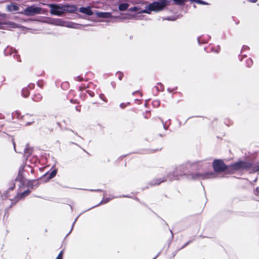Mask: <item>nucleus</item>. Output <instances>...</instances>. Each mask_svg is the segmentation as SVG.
Instances as JSON below:
<instances>
[{
	"instance_id": "nucleus-27",
	"label": "nucleus",
	"mask_w": 259,
	"mask_h": 259,
	"mask_svg": "<svg viewBox=\"0 0 259 259\" xmlns=\"http://www.w3.org/2000/svg\"><path fill=\"white\" fill-rule=\"evenodd\" d=\"M160 101L159 100H155L152 102V105H153V107H159L160 106Z\"/></svg>"
},
{
	"instance_id": "nucleus-60",
	"label": "nucleus",
	"mask_w": 259,
	"mask_h": 259,
	"mask_svg": "<svg viewBox=\"0 0 259 259\" xmlns=\"http://www.w3.org/2000/svg\"><path fill=\"white\" fill-rule=\"evenodd\" d=\"M169 232H170L171 234V239H172L174 238V233L172 232V231L170 230V229H169Z\"/></svg>"
},
{
	"instance_id": "nucleus-59",
	"label": "nucleus",
	"mask_w": 259,
	"mask_h": 259,
	"mask_svg": "<svg viewBox=\"0 0 259 259\" xmlns=\"http://www.w3.org/2000/svg\"><path fill=\"white\" fill-rule=\"evenodd\" d=\"M160 253H161V251L159 252L157 254V255H156L155 257H154L152 259H156V258H157V257L159 255V254H160Z\"/></svg>"
},
{
	"instance_id": "nucleus-47",
	"label": "nucleus",
	"mask_w": 259,
	"mask_h": 259,
	"mask_svg": "<svg viewBox=\"0 0 259 259\" xmlns=\"http://www.w3.org/2000/svg\"><path fill=\"white\" fill-rule=\"evenodd\" d=\"M246 57H247V56L245 54L239 55V56H238L239 59L240 61H242L243 58H245Z\"/></svg>"
},
{
	"instance_id": "nucleus-35",
	"label": "nucleus",
	"mask_w": 259,
	"mask_h": 259,
	"mask_svg": "<svg viewBox=\"0 0 259 259\" xmlns=\"http://www.w3.org/2000/svg\"><path fill=\"white\" fill-rule=\"evenodd\" d=\"M114 197L116 198H133V197L132 196L128 195H121L119 196H114Z\"/></svg>"
},
{
	"instance_id": "nucleus-32",
	"label": "nucleus",
	"mask_w": 259,
	"mask_h": 259,
	"mask_svg": "<svg viewBox=\"0 0 259 259\" xmlns=\"http://www.w3.org/2000/svg\"><path fill=\"white\" fill-rule=\"evenodd\" d=\"M36 84L38 87H40V88H42L44 84V81L42 80H38L36 82Z\"/></svg>"
},
{
	"instance_id": "nucleus-55",
	"label": "nucleus",
	"mask_w": 259,
	"mask_h": 259,
	"mask_svg": "<svg viewBox=\"0 0 259 259\" xmlns=\"http://www.w3.org/2000/svg\"><path fill=\"white\" fill-rule=\"evenodd\" d=\"M70 131L72 132V133H73L75 135H76V136H78L79 138H81V137L79 136L78 135L77 133L76 132H74L71 129H69V130Z\"/></svg>"
},
{
	"instance_id": "nucleus-13",
	"label": "nucleus",
	"mask_w": 259,
	"mask_h": 259,
	"mask_svg": "<svg viewBox=\"0 0 259 259\" xmlns=\"http://www.w3.org/2000/svg\"><path fill=\"white\" fill-rule=\"evenodd\" d=\"M33 148L29 147L28 143L26 144L25 148L24 149L23 157L25 158V163L26 162L28 157L32 154Z\"/></svg>"
},
{
	"instance_id": "nucleus-17",
	"label": "nucleus",
	"mask_w": 259,
	"mask_h": 259,
	"mask_svg": "<svg viewBox=\"0 0 259 259\" xmlns=\"http://www.w3.org/2000/svg\"><path fill=\"white\" fill-rule=\"evenodd\" d=\"M79 11L80 13L85 14L89 16H91L93 14V12L91 10V8L88 7L87 8L81 7L79 9Z\"/></svg>"
},
{
	"instance_id": "nucleus-49",
	"label": "nucleus",
	"mask_w": 259,
	"mask_h": 259,
	"mask_svg": "<svg viewBox=\"0 0 259 259\" xmlns=\"http://www.w3.org/2000/svg\"><path fill=\"white\" fill-rule=\"evenodd\" d=\"M69 85L68 82H64L61 84V87L62 89L64 88V87H67Z\"/></svg>"
},
{
	"instance_id": "nucleus-56",
	"label": "nucleus",
	"mask_w": 259,
	"mask_h": 259,
	"mask_svg": "<svg viewBox=\"0 0 259 259\" xmlns=\"http://www.w3.org/2000/svg\"><path fill=\"white\" fill-rule=\"evenodd\" d=\"M75 110L78 112H80V107L79 106H75Z\"/></svg>"
},
{
	"instance_id": "nucleus-10",
	"label": "nucleus",
	"mask_w": 259,
	"mask_h": 259,
	"mask_svg": "<svg viewBox=\"0 0 259 259\" xmlns=\"http://www.w3.org/2000/svg\"><path fill=\"white\" fill-rule=\"evenodd\" d=\"M57 169L55 168L52 170L51 169L50 170L46 172L44 175L41 176L39 179H45L44 182H47L49 181L50 179L54 178L57 174Z\"/></svg>"
},
{
	"instance_id": "nucleus-64",
	"label": "nucleus",
	"mask_w": 259,
	"mask_h": 259,
	"mask_svg": "<svg viewBox=\"0 0 259 259\" xmlns=\"http://www.w3.org/2000/svg\"><path fill=\"white\" fill-rule=\"evenodd\" d=\"M157 84L159 85L160 87L163 85V84L161 82H158Z\"/></svg>"
},
{
	"instance_id": "nucleus-19",
	"label": "nucleus",
	"mask_w": 259,
	"mask_h": 259,
	"mask_svg": "<svg viewBox=\"0 0 259 259\" xmlns=\"http://www.w3.org/2000/svg\"><path fill=\"white\" fill-rule=\"evenodd\" d=\"M28 179H22L21 181H18L20 183L19 188H22L26 187H28Z\"/></svg>"
},
{
	"instance_id": "nucleus-23",
	"label": "nucleus",
	"mask_w": 259,
	"mask_h": 259,
	"mask_svg": "<svg viewBox=\"0 0 259 259\" xmlns=\"http://www.w3.org/2000/svg\"><path fill=\"white\" fill-rule=\"evenodd\" d=\"M128 6L129 5L128 4L123 3L119 5L118 8L120 11H123L126 10L128 8Z\"/></svg>"
},
{
	"instance_id": "nucleus-58",
	"label": "nucleus",
	"mask_w": 259,
	"mask_h": 259,
	"mask_svg": "<svg viewBox=\"0 0 259 259\" xmlns=\"http://www.w3.org/2000/svg\"><path fill=\"white\" fill-rule=\"evenodd\" d=\"M86 88V87H85V86H84V87L80 86V87H79V90L80 91H82L83 90V89H84V88Z\"/></svg>"
},
{
	"instance_id": "nucleus-4",
	"label": "nucleus",
	"mask_w": 259,
	"mask_h": 259,
	"mask_svg": "<svg viewBox=\"0 0 259 259\" xmlns=\"http://www.w3.org/2000/svg\"><path fill=\"white\" fill-rule=\"evenodd\" d=\"M202 161L203 160H196L193 162L188 161L186 163L176 167L175 169L179 174L180 177L185 176L187 178V175L189 174L187 172L190 169L192 170H199V163Z\"/></svg>"
},
{
	"instance_id": "nucleus-7",
	"label": "nucleus",
	"mask_w": 259,
	"mask_h": 259,
	"mask_svg": "<svg viewBox=\"0 0 259 259\" xmlns=\"http://www.w3.org/2000/svg\"><path fill=\"white\" fill-rule=\"evenodd\" d=\"M41 11L42 9L41 8L32 5L27 7L20 13L27 16H33L35 15L40 14Z\"/></svg>"
},
{
	"instance_id": "nucleus-9",
	"label": "nucleus",
	"mask_w": 259,
	"mask_h": 259,
	"mask_svg": "<svg viewBox=\"0 0 259 259\" xmlns=\"http://www.w3.org/2000/svg\"><path fill=\"white\" fill-rule=\"evenodd\" d=\"M31 192V190L28 188L22 192H18L15 196L12 201V204H16L19 200L24 199L26 196H28Z\"/></svg>"
},
{
	"instance_id": "nucleus-16",
	"label": "nucleus",
	"mask_w": 259,
	"mask_h": 259,
	"mask_svg": "<svg viewBox=\"0 0 259 259\" xmlns=\"http://www.w3.org/2000/svg\"><path fill=\"white\" fill-rule=\"evenodd\" d=\"M105 195H106V192L104 193V196H105ZM113 198H114V197H113L112 198H110V197H106V198H105L104 197H103L102 198V200L98 204H96V205H94V206H93L88 208V209L85 210L84 211V212L87 211H88L89 210H91V209L94 208H95L96 207H97V206H99L100 205L106 204V203H108Z\"/></svg>"
},
{
	"instance_id": "nucleus-41",
	"label": "nucleus",
	"mask_w": 259,
	"mask_h": 259,
	"mask_svg": "<svg viewBox=\"0 0 259 259\" xmlns=\"http://www.w3.org/2000/svg\"><path fill=\"white\" fill-rule=\"evenodd\" d=\"M83 79V77L81 75H78L76 77H74L75 80L81 81Z\"/></svg>"
},
{
	"instance_id": "nucleus-28",
	"label": "nucleus",
	"mask_w": 259,
	"mask_h": 259,
	"mask_svg": "<svg viewBox=\"0 0 259 259\" xmlns=\"http://www.w3.org/2000/svg\"><path fill=\"white\" fill-rule=\"evenodd\" d=\"M176 4L182 5H183L187 0H172Z\"/></svg>"
},
{
	"instance_id": "nucleus-30",
	"label": "nucleus",
	"mask_w": 259,
	"mask_h": 259,
	"mask_svg": "<svg viewBox=\"0 0 259 259\" xmlns=\"http://www.w3.org/2000/svg\"><path fill=\"white\" fill-rule=\"evenodd\" d=\"M7 24L9 25L10 27L13 28L19 27V26L17 24L12 22H8Z\"/></svg>"
},
{
	"instance_id": "nucleus-44",
	"label": "nucleus",
	"mask_w": 259,
	"mask_h": 259,
	"mask_svg": "<svg viewBox=\"0 0 259 259\" xmlns=\"http://www.w3.org/2000/svg\"><path fill=\"white\" fill-rule=\"evenodd\" d=\"M15 115H16V116H17V118H19V116L20 115V112H19V111H16L15 112V114H14V113H12V118H13V117H14V116H15Z\"/></svg>"
},
{
	"instance_id": "nucleus-21",
	"label": "nucleus",
	"mask_w": 259,
	"mask_h": 259,
	"mask_svg": "<svg viewBox=\"0 0 259 259\" xmlns=\"http://www.w3.org/2000/svg\"><path fill=\"white\" fill-rule=\"evenodd\" d=\"M7 9L9 11H15L19 9L17 6L15 5H10L7 6Z\"/></svg>"
},
{
	"instance_id": "nucleus-61",
	"label": "nucleus",
	"mask_w": 259,
	"mask_h": 259,
	"mask_svg": "<svg viewBox=\"0 0 259 259\" xmlns=\"http://www.w3.org/2000/svg\"><path fill=\"white\" fill-rule=\"evenodd\" d=\"M138 93H140V91H139V90H138V91H135V92H134L133 93V95H135L136 94Z\"/></svg>"
},
{
	"instance_id": "nucleus-36",
	"label": "nucleus",
	"mask_w": 259,
	"mask_h": 259,
	"mask_svg": "<svg viewBox=\"0 0 259 259\" xmlns=\"http://www.w3.org/2000/svg\"><path fill=\"white\" fill-rule=\"evenodd\" d=\"M130 102H127L126 103H121L119 105V107L121 108V109H124L125 108L126 106L127 105H130Z\"/></svg>"
},
{
	"instance_id": "nucleus-53",
	"label": "nucleus",
	"mask_w": 259,
	"mask_h": 259,
	"mask_svg": "<svg viewBox=\"0 0 259 259\" xmlns=\"http://www.w3.org/2000/svg\"><path fill=\"white\" fill-rule=\"evenodd\" d=\"M34 122V121H32L31 122H27L25 123L26 126H29L32 123Z\"/></svg>"
},
{
	"instance_id": "nucleus-52",
	"label": "nucleus",
	"mask_w": 259,
	"mask_h": 259,
	"mask_svg": "<svg viewBox=\"0 0 259 259\" xmlns=\"http://www.w3.org/2000/svg\"><path fill=\"white\" fill-rule=\"evenodd\" d=\"M220 50H211V52L215 54H219Z\"/></svg>"
},
{
	"instance_id": "nucleus-2",
	"label": "nucleus",
	"mask_w": 259,
	"mask_h": 259,
	"mask_svg": "<svg viewBox=\"0 0 259 259\" xmlns=\"http://www.w3.org/2000/svg\"><path fill=\"white\" fill-rule=\"evenodd\" d=\"M211 166L213 170L207 171L208 172L212 173L210 175L211 179L218 178L219 177L218 172H223L225 175H229V164H226L223 159H214Z\"/></svg>"
},
{
	"instance_id": "nucleus-42",
	"label": "nucleus",
	"mask_w": 259,
	"mask_h": 259,
	"mask_svg": "<svg viewBox=\"0 0 259 259\" xmlns=\"http://www.w3.org/2000/svg\"><path fill=\"white\" fill-rule=\"evenodd\" d=\"M86 93H88L89 95V96L91 97H93L95 96L94 92L91 90H87Z\"/></svg>"
},
{
	"instance_id": "nucleus-62",
	"label": "nucleus",
	"mask_w": 259,
	"mask_h": 259,
	"mask_svg": "<svg viewBox=\"0 0 259 259\" xmlns=\"http://www.w3.org/2000/svg\"><path fill=\"white\" fill-rule=\"evenodd\" d=\"M111 84L113 88H114V87H115V83L114 82H111Z\"/></svg>"
},
{
	"instance_id": "nucleus-14",
	"label": "nucleus",
	"mask_w": 259,
	"mask_h": 259,
	"mask_svg": "<svg viewBox=\"0 0 259 259\" xmlns=\"http://www.w3.org/2000/svg\"><path fill=\"white\" fill-rule=\"evenodd\" d=\"M26 166V163H24L20 166L18 172V175L17 177L15 179V181H21L22 179H25L23 171Z\"/></svg>"
},
{
	"instance_id": "nucleus-51",
	"label": "nucleus",
	"mask_w": 259,
	"mask_h": 259,
	"mask_svg": "<svg viewBox=\"0 0 259 259\" xmlns=\"http://www.w3.org/2000/svg\"><path fill=\"white\" fill-rule=\"evenodd\" d=\"M13 147H14V149L15 150V151L17 153H20L21 152H17L16 150V144L14 141V140H13Z\"/></svg>"
},
{
	"instance_id": "nucleus-18",
	"label": "nucleus",
	"mask_w": 259,
	"mask_h": 259,
	"mask_svg": "<svg viewBox=\"0 0 259 259\" xmlns=\"http://www.w3.org/2000/svg\"><path fill=\"white\" fill-rule=\"evenodd\" d=\"M259 172V162H253L252 166L251 167L250 173H255Z\"/></svg>"
},
{
	"instance_id": "nucleus-5",
	"label": "nucleus",
	"mask_w": 259,
	"mask_h": 259,
	"mask_svg": "<svg viewBox=\"0 0 259 259\" xmlns=\"http://www.w3.org/2000/svg\"><path fill=\"white\" fill-rule=\"evenodd\" d=\"M179 174L178 173L175 169L172 172L168 173L166 176L162 178L153 180L149 183V185L151 186L159 185L161 183L165 182L167 180L170 181H172L174 180H179Z\"/></svg>"
},
{
	"instance_id": "nucleus-3",
	"label": "nucleus",
	"mask_w": 259,
	"mask_h": 259,
	"mask_svg": "<svg viewBox=\"0 0 259 259\" xmlns=\"http://www.w3.org/2000/svg\"><path fill=\"white\" fill-rule=\"evenodd\" d=\"M48 6L51 9L50 13L53 15L62 16L65 12L72 13L76 10V7L73 5L48 4Z\"/></svg>"
},
{
	"instance_id": "nucleus-15",
	"label": "nucleus",
	"mask_w": 259,
	"mask_h": 259,
	"mask_svg": "<svg viewBox=\"0 0 259 259\" xmlns=\"http://www.w3.org/2000/svg\"><path fill=\"white\" fill-rule=\"evenodd\" d=\"M51 24H55L56 25H60L65 26L67 27L74 28V24L72 23H68L67 22L63 21L60 19H57L55 20L54 22H52Z\"/></svg>"
},
{
	"instance_id": "nucleus-45",
	"label": "nucleus",
	"mask_w": 259,
	"mask_h": 259,
	"mask_svg": "<svg viewBox=\"0 0 259 259\" xmlns=\"http://www.w3.org/2000/svg\"><path fill=\"white\" fill-rule=\"evenodd\" d=\"M253 192L255 195H258L259 194V187H257L254 189Z\"/></svg>"
},
{
	"instance_id": "nucleus-48",
	"label": "nucleus",
	"mask_w": 259,
	"mask_h": 259,
	"mask_svg": "<svg viewBox=\"0 0 259 259\" xmlns=\"http://www.w3.org/2000/svg\"><path fill=\"white\" fill-rule=\"evenodd\" d=\"M180 250H179V249H178L177 250L174 251L172 253V255L173 256V258H170V259H175V256L176 255L177 253H178V252Z\"/></svg>"
},
{
	"instance_id": "nucleus-20",
	"label": "nucleus",
	"mask_w": 259,
	"mask_h": 259,
	"mask_svg": "<svg viewBox=\"0 0 259 259\" xmlns=\"http://www.w3.org/2000/svg\"><path fill=\"white\" fill-rule=\"evenodd\" d=\"M97 15L98 17L100 18H110L111 17L110 13L105 12L97 13Z\"/></svg>"
},
{
	"instance_id": "nucleus-38",
	"label": "nucleus",
	"mask_w": 259,
	"mask_h": 259,
	"mask_svg": "<svg viewBox=\"0 0 259 259\" xmlns=\"http://www.w3.org/2000/svg\"><path fill=\"white\" fill-rule=\"evenodd\" d=\"M191 242H192V240H189V241H187L182 247H181L180 248H179V250H181V249L184 248L187 245H188Z\"/></svg>"
},
{
	"instance_id": "nucleus-31",
	"label": "nucleus",
	"mask_w": 259,
	"mask_h": 259,
	"mask_svg": "<svg viewBox=\"0 0 259 259\" xmlns=\"http://www.w3.org/2000/svg\"><path fill=\"white\" fill-rule=\"evenodd\" d=\"M64 250H62L58 254L57 257L55 259H63V258Z\"/></svg>"
},
{
	"instance_id": "nucleus-39",
	"label": "nucleus",
	"mask_w": 259,
	"mask_h": 259,
	"mask_svg": "<svg viewBox=\"0 0 259 259\" xmlns=\"http://www.w3.org/2000/svg\"><path fill=\"white\" fill-rule=\"evenodd\" d=\"M99 97L103 101H104V102H107V99L106 98V97H105V95L101 93L99 95Z\"/></svg>"
},
{
	"instance_id": "nucleus-24",
	"label": "nucleus",
	"mask_w": 259,
	"mask_h": 259,
	"mask_svg": "<svg viewBox=\"0 0 259 259\" xmlns=\"http://www.w3.org/2000/svg\"><path fill=\"white\" fill-rule=\"evenodd\" d=\"M42 99V96L40 94H37L36 95H34L33 97H32V99L33 101L35 102H39Z\"/></svg>"
},
{
	"instance_id": "nucleus-25",
	"label": "nucleus",
	"mask_w": 259,
	"mask_h": 259,
	"mask_svg": "<svg viewBox=\"0 0 259 259\" xmlns=\"http://www.w3.org/2000/svg\"><path fill=\"white\" fill-rule=\"evenodd\" d=\"M15 182H17V181H15L14 180H12L9 183V185H10V187L8 188V190L10 191L13 190L16 187V184Z\"/></svg>"
},
{
	"instance_id": "nucleus-37",
	"label": "nucleus",
	"mask_w": 259,
	"mask_h": 259,
	"mask_svg": "<svg viewBox=\"0 0 259 259\" xmlns=\"http://www.w3.org/2000/svg\"><path fill=\"white\" fill-rule=\"evenodd\" d=\"M155 88H156V90L158 92H163L164 90V87L163 84L161 86H160V88L157 86H155Z\"/></svg>"
},
{
	"instance_id": "nucleus-43",
	"label": "nucleus",
	"mask_w": 259,
	"mask_h": 259,
	"mask_svg": "<svg viewBox=\"0 0 259 259\" xmlns=\"http://www.w3.org/2000/svg\"><path fill=\"white\" fill-rule=\"evenodd\" d=\"M75 223L76 222H73L72 226H71V229L69 231V232L66 234L65 237H67L71 233V232L72 231V230L73 229V228H74V225H75Z\"/></svg>"
},
{
	"instance_id": "nucleus-26",
	"label": "nucleus",
	"mask_w": 259,
	"mask_h": 259,
	"mask_svg": "<svg viewBox=\"0 0 259 259\" xmlns=\"http://www.w3.org/2000/svg\"><path fill=\"white\" fill-rule=\"evenodd\" d=\"M245 62L246 66L248 67H251L253 64V61L250 58H247Z\"/></svg>"
},
{
	"instance_id": "nucleus-33",
	"label": "nucleus",
	"mask_w": 259,
	"mask_h": 259,
	"mask_svg": "<svg viewBox=\"0 0 259 259\" xmlns=\"http://www.w3.org/2000/svg\"><path fill=\"white\" fill-rule=\"evenodd\" d=\"M159 119H160V120L161 121V122H162V123L163 124V128L165 130H167L168 129V126H167L166 125V123L167 121L164 122L163 120L161 118H160V117L159 118Z\"/></svg>"
},
{
	"instance_id": "nucleus-12",
	"label": "nucleus",
	"mask_w": 259,
	"mask_h": 259,
	"mask_svg": "<svg viewBox=\"0 0 259 259\" xmlns=\"http://www.w3.org/2000/svg\"><path fill=\"white\" fill-rule=\"evenodd\" d=\"M17 50H4V54L5 56H11L13 55V57L16 59L18 62H20V57L17 54Z\"/></svg>"
},
{
	"instance_id": "nucleus-50",
	"label": "nucleus",
	"mask_w": 259,
	"mask_h": 259,
	"mask_svg": "<svg viewBox=\"0 0 259 259\" xmlns=\"http://www.w3.org/2000/svg\"><path fill=\"white\" fill-rule=\"evenodd\" d=\"M195 2L200 4L205 5L206 3L201 0H195Z\"/></svg>"
},
{
	"instance_id": "nucleus-57",
	"label": "nucleus",
	"mask_w": 259,
	"mask_h": 259,
	"mask_svg": "<svg viewBox=\"0 0 259 259\" xmlns=\"http://www.w3.org/2000/svg\"><path fill=\"white\" fill-rule=\"evenodd\" d=\"M167 92H168V93H172V91H173V89H170V88H167Z\"/></svg>"
},
{
	"instance_id": "nucleus-54",
	"label": "nucleus",
	"mask_w": 259,
	"mask_h": 259,
	"mask_svg": "<svg viewBox=\"0 0 259 259\" xmlns=\"http://www.w3.org/2000/svg\"><path fill=\"white\" fill-rule=\"evenodd\" d=\"M133 199H134L135 200L139 202L140 203H142V201H140V200L137 197H133Z\"/></svg>"
},
{
	"instance_id": "nucleus-11",
	"label": "nucleus",
	"mask_w": 259,
	"mask_h": 259,
	"mask_svg": "<svg viewBox=\"0 0 259 259\" xmlns=\"http://www.w3.org/2000/svg\"><path fill=\"white\" fill-rule=\"evenodd\" d=\"M41 179L28 180V188L31 191L36 189L40 184L39 180Z\"/></svg>"
},
{
	"instance_id": "nucleus-8",
	"label": "nucleus",
	"mask_w": 259,
	"mask_h": 259,
	"mask_svg": "<svg viewBox=\"0 0 259 259\" xmlns=\"http://www.w3.org/2000/svg\"><path fill=\"white\" fill-rule=\"evenodd\" d=\"M164 6L158 2H154L149 4L146 9L142 11L143 13L150 14L151 11H158L162 10Z\"/></svg>"
},
{
	"instance_id": "nucleus-40",
	"label": "nucleus",
	"mask_w": 259,
	"mask_h": 259,
	"mask_svg": "<svg viewBox=\"0 0 259 259\" xmlns=\"http://www.w3.org/2000/svg\"><path fill=\"white\" fill-rule=\"evenodd\" d=\"M87 190V189H86ZM88 191H90L91 192H106V191H104V190H102V189H88Z\"/></svg>"
},
{
	"instance_id": "nucleus-22",
	"label": "nucleus",
	"mask_w": 259,
	"mask_h": 259,
	"mask_svg": "<svg viewBox=\"0 0 259 259\" xmlns=\"http://www.w3.org/2000/svg\"><path fill=\"white\" fill-rule=\"evenodd\" d=\"M22 95L24 98H27L29 95V91L28 88H24L22 90Z\"/></svg>"
},
{
	"instance_id": "nucleus-63",
	"label": "nucleus",
	"mask_w": 259,
	"mask_h": 259,
	"mask_svg": "<svg viewBox=\"0 0 259 259\" xmlns=\"http://www.w3.org/2000/svg\"><path fill=\"white\" fill-rule=\"evenodd\" d=\"M157 84L159 85L160 87L163 85V84L161 82H158Z\"/></svg>"
},
{
	"instance_id": "nucleus-1",
	"label": "nucleus",
	"mask_w": 259,
	"mask_h": 259,
	"mask_svg": "<svg viewBox=\"0 0 259 259\" xmlns=\"http://www.w3.org/2000/svg\"><path fill=\"white\" fill-rule=\"evenodd\" d=\"M253 161L239 159L237 161L229 164V174H234L237 171H251Z\"/></svg>"
},
{
	"instance_id": "nucleus-34",
	"label": "nucleus",
	"mask_w": 259,
	"mask_h": 259,
	"mask_svg": "<svg viewBox=\"0 0 259 259\" xmlns=\"http://www.w3.org/2000/svg\"><path fill=\"white\" fill-rule=\"evenodd\" d=\"M9 192H10V190H8V189H7V190L5 191L4 193H3V195L2 196H4L5 199L8 198L10 196L9 195Z\"/></svg>"
},
{
	"instance_id": "nucleus-46",
	"label": "nucleus",
	"mask_w": 259,
	"mask_h": 259,
	"mask_svg": "<svg viewBox=\"0 0 259 259\" xmlns=\"http://www.w3.org/2000/svg\"><path fill=\"white\" fill-rule=\"evenodd\" d=\"M35 87V84L33 83H30L28 85V89L29 88L30 90L33 89Z\"/></svg>"
},
{
	"instance_id": "nucleus-29",
	"label": "nucleus",
	"mask_w": 259,
	"mask_h": 259,
	"mask_svg": "<svg viewBox=\"0 0 259 259\" xmlns=\"http://www.w3.org/2000/svg\"><path fill=\"white\" fill-rule=\"evenodd\" d=\"M116 74L118 75V78L119 80H121L124 76L123 73L121 71H118L116 72Z\"/></svg>"
},
{
	"instance_id": "nucleus-6",
	"label": "nucleus",
	"mask_w": 259,
	"mask_h": 259,
	"mask_svg": "<svg viewBox=\"0 0 259 259\" xmlns=\"http://www.w3.org/2000/svg\"><path fill=\"white\" fill-rule=\"evenodd\" d=\"M212 173L205 171L204 172H191L187 175V178L190 180L199 181L211 179L210 175Z\"/></svg>"
}]
</instances>
